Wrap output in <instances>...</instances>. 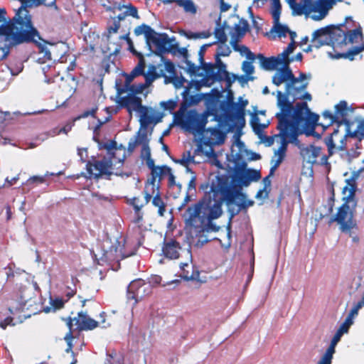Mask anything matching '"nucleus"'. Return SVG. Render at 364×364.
Returning a JSON list of instances; mask_svg holds the SVG:
<instances>
[{
	"label": "nucleus",
	"mask_w": 364,
	"mask_h": 364,
	"mask_svg": "<svg viewBox=\"0 0 364 364\" xmlns=\"http://www.w3.org/2000/svg\"><path fill=\"white\" fill-rule=\"evenodd\" d=\"M261 178L259 171L250 168H238L230 176V183L223 177H216L210 186V192L198 203L188 207L184 214L186 227L194 228L198 232H217L219 227L213 221L219 218L225 202L228 206L235 204L240 208L254 205L242 191L243 187Z\"/></svg>",
	"instance_id": "f257e3e1"
},
{
	"label": "nucleus",
	"mask_w": 364,
	"mask_h": 364,
	"mask_svg": "<svg viewBox=\"0 0 364 364\" xmlns=\"http://www.w3.org/2000/svg\"><path fill=\"white\" fill-rule=\"evenodd\" d=\"M310 74L301 73L299 77H295L292 70L286 65H282L272 76V83L279 87L282 84L285 85V91L282 92L277 90V105L280 112L276 114L277 117L290 118L289 113L292 109V104L296 100L310 102L311 95L306 91L311 79Z\"/></svg>",
	"instance_id": "f03ea898"
},
{
	"label": "nucleus",
	"mask_w": 364,
	"mask_h": 364,
	"mask_svg": "<svg viewBox=\"0 0 364 364\" xmlns=\"http://www.w3.org/2000/svg\"><path fill=\"white\" fill-rule=\"evenodd\" d=\"M15 19L21 26V31H18L14 26H7L4 33L6 39L11 45H18L25 42H34L38 46L39 52L46 59L51 60V53L48 44L42 40L38 31L33 26L31 17L28 11L23 6L18 10Z\"/></svg>",
	"instance_id": "7ed1b4c3"
},
{
	"label": "nucleus",
	"mask_w": 364,
	"mask_h": 364,
	"mask_svg": "<svg viewBox=\"0 0 364 364\" xmlns=\"http://www.w3.org/2000/svg\"><path fill=\"white\" fill-rule=\"evenodd\" d=\"M346 141V135H339L338 131L335 130L331 136L326 140L328 155L320 146L310 145L301 149V155L303 160L308 164L323 166L326 171L331 170L330 163L328 161L329 156L336 151H343Z\"/></svg>",
	"instance_id": "20e7f679"
},
{
	"label": "nucleus",
	"mask_w": 364,
	"mask_h": 364,
	"mask_svg": "<svg viewBox=\"0 0 364 364\" xmlns=\"http://www.w3.org/2000/svg\"><path fill=\"white\" fill-rule=\"evenodd\" d=\"M277 118L279 120L277 128L279 134L275 135V139L279 146L274 150V155L271 159L270 176L274 175V171L284 160L288 144H297L298 123L287 117Z\"/></svg>",
	"instance_id": "39448f33"
},
{
	"label": "nucleus",
	"mask_w": 364,
	"mask_h": 364,
	"mask_svg": "<svg viewBox=\"0 0 364 364\" xmlns=\"http://www.w3.org/2000/svg\"><path fill=\"white\" fill-rule=\"evenodd\" d=\"M107 150L108 159L104 158L101 161H95L94 163L88 162L86 165V178H99L102 176L112 174V165L117 163L122 164L126 157V150L122 145L118 146L116 141H111L104 144Z\"/></svg>",
	"instance_id": "423d86ee"
},
{
	"label": "nucleus",
	"mask_w": 364,
	"mask_h": 364,
	"mask_svg": "<svg viewBox=\"0 0 364 364\" xmlns=\"http://www.w3.org/2000/svg\"><path fill=\"white\" fill-rule=\"evenodd\" d=\"M355 182L353 179L346 180V184L342 191L343 203L332 218V221L336 222L340 225L342 232H350L355 225L353 220V213L357 205L355 198Z\"/></svg>",
	"instance_id": "0eeeda50"
},
{
	"label": "nucleus",
	"mask_w": 364,
	"mask_h": 364,
	"mask_svg": "<svg viewBox=\"0 0 364 364\" xmlns=\"http://www.w3.org/2000/svg\"><path fill=\"white\" fill-rule=\"evenodd\" d=\"M291 9L292 14L304 15L314 21H320L326 17L328 11L332 8L333 0H286Z\"/></svg>",
	"instance_id": "6e6552de"
},
{
	"label": "nucleus",
	"mask_w": 364,
	"mask_h": 364,
	"mask_svg": "<svg viewBox=\"0 0 364 364\" xmlns=\"http://www.w3.org/2000/svg\"><path fill=\"white\" fill-rule=\"evenodd\" d=\"M103 6L107 9V10H114L117 9L118 10H122L123 13L118 15L117 18L114 19L112 26H110L108 28V35H107V41H109L111 40V36L112 34H116L117 33H120L118 38L122 40H126L128 45L129 49L130 50H133V43L131 39L129 38V22L126 20L127 16H132L136 18H139L137 9L136 7H134L131 5L128 6H106L103 4Z\"/></svg>",
	"instance_id": "1a4fd4ad"
},
{
	"label": "nucleus",
	"mask_w": 364,
	"mask_h": 364,
	"mask_svg": "<svg viewBox=\"0 0 364 364\" xmlns=\"http://www.w3.org/2000/svg\"><path fill=\"white\" fill-rule=\"evenodd\" d=\"M36 284L26 282V284L18 288L20 299L17 302L11 301L8 309L4 312H0V327L6 328L8 326H14V316L23 310L26 302L29 301L33 295Z\"/></svg>",
	"instance_id": "9d476101"
},
{
	"label": "nucleus",
	"mask_w": 364,
	"mask_h": 364,
	"mask_svg": "<svg viewBox=\"0 0 364 364\" xmlns=\"http://www.w3.org/2000/svg\"><path fill=\"white\" fill-rule=\"evenodd\" d=\"M124 107H126L129 112L132 111L139 114L140 129L146 132L149 124L160 122L162 116L159 112L151 107H146L141 105V99L137 96L123 97Z\"/></svg>",
	"instance_id": "9b49d317"
},
{
	"label": "nucleus",
	"mask_w": 364,
	"mask_h": 364,
	"mask_svg": "<svg viewBox=\"0 0 364 364\" xmlns=\"http://www.w3.org/2000/svg\"><path fill=\"white\" fill-rule=\"evenodd\" d=\"M177 123L181 127L193 134H201L208 122V117L204 114H198L194 109L178 111L176 115Z\"/></svg>",
	"instance_id": "f8f14e48"
},
{
	"label": "nucleus",
	"mask_w": 364,
	"mask_h": 364,
	"mask_svg": "<svg viewBox=\"0 0 364 364\" xmlns=\"http://www.w3.org/2000/svg\"><path fill=\"white\" fill-rule=\"evenodd\" d=\"M151 285L149 282H145L142 279L132 281L127 287V298L129 301H132L136 305L151 293Z\"/></svg>",
	"instance_id": "ddd939ff"
},
{
	"label": "nucleus",
	"mask_w": 364,
	"mask_h": 364,
	"mask_svg": "<svg viewBox=\"0 0 364 364\" xmlns=\"http://www.w3.org/2000/svg\"><path fill=\"white\" fill-rule=\"evenodd\" d=\"M359 41H362V43L360 46H354L349 53H336V54H333L331 51H327L328 56L332 59L344 58L353 60V58L350 57L351 55H357L364 50V38L360 28L353 29L347 33V44L357 43Z\"/></svg>",
	"instance_id": "4468645a"
},
{
	"label": "nucleus",
	"mask_w": 364,
	"mask_h": 364,
	"mask_svg": "<svg viewBox=\"0 0 364 364\" xmlns=\"http://www.w3.org/2000/svg\"><path fill=\"white\" fill-rule=\"evenodd\" d=\"M296 110H294V107L292 106L291 112L289 113L290 119H292L294 121H296L298 123V134H299V124L301 121L307 122L310 125L314 127L318 120V115L312 113L310 109L308 108V106L306 102H303L301 104L296 105Z\"/></svg>",
	"instance_id": "2eb2a0df"
},
{
	"label": "nucleus",
	"mask_w": 364,
	"mask_h": 364,
	"mask_svg": "<svg viewBox=\"0 0 364 364\" xmlns=\"http://www.w3.org/2000/svg\"><path fill=\"white\" fill-rule=\"evenodd\" d=\"M175 38H170L166 33H158L155 31L149 41V45L146 46L151 50V46L156 47V51L161 54L164 52L170 51L175 48Z\"/></svg>",
	"instance_id": "dca6fc26"
},
{
	"label": "nucleus",
	"mask_w": 364,
	"mask_h": 364,
	"mask_svg": "<svg viewBox=\"0 0 364 364\" xmlns=\"http://www.w3.org/2000/svg\"><path fill=\"white\" fill-rule=\"evenodd\" d=\"M134 77H132V73L126 77V81L123 87H117V97L118 99V103L122 106H124V102H122L123 97L127 98V97H132L136 96L137 94L143 93L145 90V85L143 83H139L137 85L131 84L132 80Z\"/></svg>",
	"instance_id": "f3484780"
},
{
	"label": "nucleus",
	"mask_w": 364,
	"mask_h": 364,
	"mask_svg": "<svg viewBox=\"0 0 364 364\" xmlns=\"http://www.w3.org/2000/svg\"><path fill=\"white\" fill-rule=\"evenodd\" d=\"M67 324L70 331L74 326L80 331H91L97 327L98 322L90 318L86 312L80 311L77 316L70 318Z\"/></svg>",
	"instance_id": "a211bd4d"
},
{
	"label": "nucleus",
	"mask_w": 364,
	"mask_h": 364,
	"mask_svg": "<svg viewBox=\"0 0 364 364\" xmlns=\"http://www.w3.org/2000/svg\"><path fill=\"white\" fill-rule=\"evenodd\" d=\"M182 254L186 261L180 263L181 277L186 280H198L200 275L199 272L195 269L191 264V252L190 250H183Z\"/></svg>",
	"instance_id": "6ab92c4d"
},
{
	"label": "nucleus",
	"mask_w": 364,
	"mask_h": 364,
	"mask_svg": "<svg viewBox=\"0 0 364 364\" xmlns=\"http://www.w3.org/2000/svg\"><path fill=\"white\" fill-rule=\"evenodd\" d=\"M151 168V178L149 179L145 186V200L146 203H149L154 194L155 189H158V185L156 184V181H160V178L163 174L164 170L161 167H155Z\"/></svg>",
	"instance_id": "aec40b11"
},
{
	"label": "nucleus",
	"mask_w": 364,
	"mask_h": 364,
	"mask_svg": "<svg viewBox=\"0 0 364 364\" xmlns=\"http://www.w3.org/2000/svg\"><path fill=\"white\" fill-rule=\"evenodd\" d=\"M311 43L316 48L324 45L331 46L330 27L321 28L312 34Z\"/></svg>",
	"instance_id": "412c9836"
},
{
	"label": "nucleus",
	"mask_w": 364,
	"mask_h": 364,
	"mask_svg": "<svg viewBox=\"0 0 364 364\" xmlns=\"http://www.w3.org/2000/svg\"><path fill=\"white\" fill-rule=\"evenodd\" d=\"M183 250L180 247L179 243L173 240L165 242L162 248L165 257L171 259L183 257L182 254Z\"/></svg>",
	"instance_id": "4be33fe9"
},
{
	"label": "nucleus",
	"mask_w": 364,
	"mask_h": 364,
	"mask_svg": "<svg viewBox=\"0 0 364 364\" xmlns=\"http://www.w3.org/2000/svg\"><path fill=\"white\" fill-rule=\"evenodd\" d=\"M331 42L334 50L347 44V33L340 27H330Z\"/></svg>",
	"instance_id": "5701e85b"
},
{
	"label": "nucleus",
	"mask_w": 364,
	"mask_h": 364,
	"mask_svg": "<svg viewBox=\"0 0 364 364\" xmlns=\"http://www.w3.org/2000/svg\"><path fill=\"white\" fill-rule=\"evenodd\" d=\"M256 58L259 60L261 68L266 70H277L284 65L279 55L276 57L266 58L262 54H258Z\"/></svg>",
	"instance_id": "b1692460"
},
{
	"label": "nucleus",
	"mask_w": 364,
	"mask_h": 364,
	"mask_svg": "<svg viewBox=\"0 0 364 364\" xmlns=\"http://www.w3.org/2000/svg\"><path fill=\"white\" fill-rule=\"evenodd\" d=\"M343 334L337 331L333 336L330 346L326 350L325 353L322 355L317 364H331L333 355L335 353V348L338 343L340 341L341 338Z\"/></svg>",
	"instance_id": "393cba45"
},
{
	"label": "nucleus",
	"mask_w": 364,
	"mask_h": 364,
	"mask_svg": "<svg viewBox=\"0 0 364 364\" xmlns=\"http://www.w3.org/2000/svg\"><path fill=\"white\" fill-rule=\"evenodd\" d=\"M210 144H220L223 142L225 136L218 127L204 129L203 134Z\"/></svg>",
	"instance_id": "a878e982"
},
{
	"label": "nucleus",
	"mask_w": 364,
	"mask_h": 364,
	"mask_svg": "<svg viewBox=\"0 0 364 364\" xmlns=\"http://www.w3.org/2000/svg\"><path fill=\"white\" fill-rule=\"evenodd\" d=\"M159 75L164 77V81L167 80L168 76L174 75L176 69L174 65L168 60L161 57V63L158 64Z\"/></svg>",
	"instance_id": "bb28decb"
},
{
	"label": "nucleus",
	"mask_w": 364,
	"mask_h": 364,
	"mask_svg": "<svg viewBox=\"0 0 364 364\" xmlns=\"http://www.w3.org/2000/svg\"><path fill=\"white\" fill-rule=\"evenodd\" d=\"M352 112V109L348 106L347 102L345 101H341L335 106L336 118L338 123L345 122L346 117Z\"/></svg>",
	"instance_id": "cd10ccee"
},
{
	"label": "nucleus",
	"mask_w": 364,
	"mask_h": 364,
	"mask_svg": "<svg viewBox=\"0 0 364 364\" xmlns=\"http://www.w3.org/2000/svg\"><path fill=\"white\" fill-rule=\"evenodd\" d=\"M291 32L292 31L289 28V27L285 24L281 23L279 20H273V26L270 30V35L272 36L274 38L276 37H286L287 34L290 36Z\"/></svg>",
	"instance_id": "c85d7f7f"
},
{
	"label": "nucleus",
	"mask_w": 364,
	"mask_h": 364,
	"mask_svg": "<svg viewBox=\"0 0 364 364\" xmlns=\"http://www.w3.org/2000/svg\"><path fill=\"white\" fill-rule=\"evenodd\" d=\"M144 76L145 77V82L143 84L145 85V89H146L156 78L161 77V75H159L158 65H149L146 72L144 73Z\"/></svg>",
	"instance_id": "c756f323"
},
{
	"label": "nucleus",
	"mask_w": 364,
	"mask_h": 364,
	"mask_svg": "<svg viewBox=\"0 0 364 364\" xmlns=\"http://www.w3.org/2000/svg\"><path fill=\"white\" fill-rule=\"evenodd\" d=\"M231 45L234 50L239 52L242 56H245L247 60L254 61L255 58V55L250 51V50L245 46L239 45L235 41H231Z\"/></svg>",
	"instance_id": "7c9ffc66"
},
{
	"label": "nucleus",
	"mask_w": 364,
	"mask_h": 364,
	"mask_svg": "<svg viewBox=\"0 0 364 364\" xmlns=\"http://www.w3.org/2000/svg\"><path fill=\"white\" fill-rule=\"evenodd\" d=\"M154 30L149 26L146 24L140 25L134 28V34L136 36L144 35L146 41V45H149V41L153 35Z\"/></svg>",
	"instance_id": "2f4dec72"
},
{
	"label": "nucleus",
	"mask_w": 364,
	"mask_h": 364,
	"mask_svg": "<svg viewBox=\"0 0 364 364\" xmlns=\"http://www.w3.org/2000/svg\"><path fill=\"white\" fill-rule=\"evenodd\" d=\"M253 61H244L242 64V70L245 73L246 76L243 77L242 76L240 78V81H248V80H253L254 77L252 76V75L255 72V68L252 65Z\"/></svg>",
	"instance_id": "473e14b6"
},
{
	"label": "nucleus",
	"mask_w": 364,
	"mask_h": 364,
	"mask_svg": "<svg viewBox=\"0 0 364 364\" xmlns=\"http://www.w3.org/2000/svg\"><path fill=\"white\" fill-rule=\"evenodd\" d=\"M149 139L146 137L144 143H141L142 149L141 152V156L143 159L146 160V164L149 168H153L154 160L151 157V150L149 146Z\"/></svg>",
	"instance_id": "72a5a7b5"
},
{
	"label": "nucleus",
	"mask_w": 364,
	"mask_h": 364,
	"mask_svg": "<svg viewBox=\"0 0 364 364\" xmlns=\"http://www.w3.org/2000/svg\"><path fill=\"white\" fill-rule=\"evenodd\" d=\"M146 135V132H144L139 129L136 136L129 140L128 144L129 150L132 151L138 144H141V143H144Z\"/></svg>",
	"instance_id": "f704fd0d"
},
{
	"label": "nucleus",
	"mask_w": 364,
	"mask_h": 364,
	"mask_svg": "<svg viewBox=\"0 0 364 364\" xmlns=\"http://www.w3.org/2000/svg\"><path fill=\"white\" fill-rule=\"evenodd\" d=\"M296 32H291L290 33V38H291V43L288 45L287 48L279 55V56L283 60V62H285V59H287L288 57H289V55L291 54L294 50H295L296 45H295V38H296Z\"/></svg>",
	"instance_id": "c9c22d12"
},
{
	"label": "nucleus",
	"mask_w": 364,
	"mask_h": 364,
	"mask_svg": "<svg viewBox=\"0 0 364 364\" xmlns=\"http://www.w3.org/2000/svg\"><path fill=\"white\" fill-rule=\"evenodd\" d=\"M176 3L183 8L187 13L195 14L196 13V6L191 0H176Z\"/></svg>",
	"instance_id": "e433bc0d"
},
{
	"label": "nucleus",
	"mask_w": 364,
	"mask_h": 364,
	"mask_svg": "<svg viewBox=\"0 0 364 364\" xmlns=\"http://www.w3.org/2000/svg\"><path fill=\"white\" fill-rule=\"evenodd\" d=\"M281 11L280 0H271V14L274 21L279 20Z\"/></svg>",
	"instance_id": "4c0bfd02"
},
{
	"label": "nucleus",
	"mask_w": 364,
	"mask_h": 364,
	"mask_svg": "<svg viewBox=\"0 0 364 364\" xmlns=\"http://www.w3.org/2000/svg\"><path fill=\"white\" fill-rule=\"evenodd\" d=\"M133 53L136 54L140 56V60L138 63V65L134 68V70L132 71V77H135L136 76L144 75V70L145 68V63L143 58V56L140 54H138L136 51L133 48V50H131Z\"/></svg>",
	"instance_id": "58836bf2"
},
{
	"label": "nucleus",
	"mask_w": 364,
	"mask_h": 364,
	"mask_svg": "<svg viewBox=\"0 0 364 364\" xmlns=\"http://www.w3.org/2000/svg\"><path fill=\"white\" fill-rule=\"evenodd\" d=\"M167 80H165L166 84L172 83L176 89H180L184 86V83L187 81L183 77H178L175 73L174 75L168 76Z\"/></svg>",
	"instance_id": "ea45409f"
},
{
	"label": "nucleus",
	"mask_w": 364,
	"mask_h": 364,
	"mask_svg": "<svg viewBox=\"0 0 364 364\" xmlns=\"http://www.w3.org/2000/svg\"><path fill=\"white\" fill-rule=\"evenodd\" d=\"M50 306H46L44 308V311L46 313H49L50 311H55L63 306L64 302L60 298L50 299Z\"/></svg>",
	"instance_id": "a19ab883"
},
{
	"label": "nucleus",
	"mask_w": 364,
	"mask_h": 364,
	"mask_svg": "<svg viewBox=\"0 0 364 364\" xmlns=\"http://www.w3.org/2000/svg\"><path fill=\"white\" fill-rule=\"evenodd\" d=\"M189 94H190V88L188 87H186L184 89V91L183 92V95L184 99L186 101L190 102V103H191V104L196 105V104L198 103L199 102H200L203 99V97L200 95H196L193 96H191V97L188 98Z\"/></svg>",
	"instance_id": "79ce46f5"
},
{
	"label": "nucleus",
	"mask_w": 364,
	"mask_h": 364,
	"mask_svg": "<svg viewBox=\"0 0 364 364\" xmlns=\"http://www.w3.org/2000/svg\"><path fill=\"white\" fill-rule=\"evenodd\" d=\"M231 53L230 47L226 43H220L218 47L217 53L215 58L226 57L228 56Z\"/></svg>",
	"instance_id": "37998d69"
},
{
	"label": "nucleus",
	"mask_w": 364,
	"mask_h": 364,
	"mask_svg": "<svg viewBox=\"0 0 364 364\" xmlns=\"http://www.w3.org/2000/svg\"><path fill=\"white\" fill-rule=\"evenodd\" d=\"M152 203L154 206L157 207L158 209V213L160 215H163L165 211V208L164 205V202L162 201L161 198L159 196L158 193L155 196L153 197L152 199Z\"/></svg>",
	"instance_id": "c03bdc74"
},
{
	"label": "nucleus",
	"mask_w": 364,
	"mask_h": 364,
	"mask_svg": "<svg viewBox=\"0 0 364 364\" xmlns=\"http://www.w3.org/2000/svg\"><path fill=\"white\" fill-rule=\"evenodd\" d=\"M193 161H194V157L193 156H191V154L190 151L183 154L182 158L177 161L178 163H179L186 167L187 171H190V169L188 167V165L190 163L193 162Z\"/></svg>",
	"instance_id": "a18cd8bd"
},
{
	"label": "nucleus",
	"mask_w": 364,
	"mask_h": 364,
	"mask_svg": "<svg viewBox=\"0 0 364 364\" xmlns=\"http://www.w3.org/2000/svg\"><path fill=\"white\" fill-rule=\"evenodd\" d=\"M185 35L189 39H198V38H208L211 36V33L210 32H207V31L198 32V33L189 32V33H186Z\"/></svg>",
	"instance_id": "49530a36"
},
{
	"label": "nucleus",
	"mask_w": 364,
	"mask_h": 364,
	"mask_svg": "<svg viewBox=\"0 0 364 364\" xmlns=\"http://www.w3.org/2000/svg\"><path fill=\"white\" fill-rule=\"evenodd\" d=\"M252 125L254 132L257 134H259L267 127L266 124H260L259 122V118L257 116L253 117L252 120Z\"/></svg>",
	"instance_id": "de8ad7c7"
},
{
	"label": "nucleus",
	"mask_w": 364,
	"mask_h": 364,
	"mask_svg": "<svg viewBox=\"0 0 364 364\" xmlns=\"http://www.w3.org/2000/svg\"><path fill=\"white\" fill-rule=\"evenodd\" d=\"M215 37L220 43H226L227 36L223 28L218 27L214 31Z\"/></svg>",
	"instance_id": "09e8293b"
},
{
	"label": "nucleus",
	"mask_w": 364,
	"mask_h": 364,
	"mask_svg": "<svg viewBox=\"0 0 364 364\" xmlns=\"http://www.w3.org/2000/svg\"><path fill=\"white\" fill-rule=\"evenodd\" d=\"M50 175H53V173H49L48 172H47L44 176H33L30 177L26 181L25 184H31V183H44L45 182L46 176H50Z\"/></svg>",
	"instance_id": "8fccbe9b"
},
{
	"label": "nucleus",
	"mask_w": 364,
	"mask_h": 364,
	"mask_svg": "<svg viewBox=\"0 0 364 364\" xmlns=\"http://www.w3.org/2000/svg\"><path fill=\"white\" fill-rule=\"evenodd\" d=\"M322 117L323 119L328 121V124H331L333 122H338L336 118V114H332L330 111H325L323 112Z\"/></svg>",
	"instance_id": "3c124183"
},
{
	"label": "nucleus",
	"mask_w": 364,
	"mask_h": 364,
	"mask_svg": "<svg viewBox=\"0 0 364 364\" xmlns=\"http://www.w3.org/2000/svg\"><path fill=\"white\" fill-rule=\"evenodd\" d=\"M353 321H350L346 318L344 322L340 326L337 331L341 332L343 334L347 333L348 332L349 328L353 325Z\"/></svg>",
	"instance_id": "603ef678"
},
{
	"label": "nucleus",
	"mask_w": 364,
	"mask_h": 364,
	"mask_svg": "<svg viewBox=\"0 0 364 364\" xmlns=\"http://www.w3.org/2000/svg\"><path fill=\"white\" fill-rule=\"evenodd\" d=\"M73 339V336L72 335L71 331H70L65 336V340L67 342L68 348H66L65 351L67 353L72 352V341Z\"/></svg>",
	"instance_id": "864d4df0"
},
{
	"label": "nucleus",
	"mask_w": 364,
	"mask_h": 364,
	"mask_svg": "<svg viewBox=\"0 0 364 364\" xmlns=\"http://www.w3.org/2000/svg\"><path fill=\"white\" fill-rule=\"evenodd\" d=\"M302 58H303L302 53H299L294 56L288 57L287 59H285V62H284V65L289 66V64L291 62L301 61L302 60Z\"/></svg>",
	"instance_id": "5fc2aeb1"
},
{
	"label": "nucleus",
	"mask_w": 364,
	"mask_h": 364,
	"mask_svg": "<svg viewBox=\"0 0 364 364\" xmlns=\"http://www.w3.org/2000/svg\"><path fill=\"white\" fill-rule=\"evenodd\" d=\"M268 191L265 188L260 189L257 191L255 198L259 200H263L268 197Z\"/></svg>",
	"instance_id": "6e6d98bb"
},
{
	"label": "nucleus",
	"mask_w": 364,
	"mask_h": 364,
	"mask_svg": "<svg viewBox=\"0 0 364 364\" xmlns=\"http://www.w3.org/2000/svg\"><path fill=\"white\" fill-rule=\"evenodd\" d=\"M358 310L353 307L346 318L350 321H353L354 318L358 316Z\"/></svg>",
	"instance_id": "4d7b16f0"
},
{
	"label": "nucleus",
	"mask_w": 364,
	"mask_h": 364,
	"mask_svg": "<svg viewBox=\"0 0 364 364\" xmlns=\"http://www.w3.org/2000/svg\"><path fill=\"white\" fill-rule=\"evenodd\" d=\"M19 179V174H18L16 176L9 179V178H6L5 179L6 183L3 185V187L6 186H10L14 184Z\"/></svg>",
	"instance_id": "13d9d810"
},
{
	"label": "nucleus",
	"mask_w": 364,
	"mask_h": 364,
	"mask_svg": "<svg viewBox=\"0 0 364 364\" xmlns=\"http://www.w3.org/2000/svg\"><path fill=\"white\" fill-rule=\"evenodd\" d=\"M247 101H245V102H242V106L241 107L238 109L237 112V115L238 117V118H241L242 119H244V108L247 106Z\"/></svg>",
	"instance_id": "bf43d9fd"
},
{
	"label": "nucleus",
	"mask_w": 364,
	"mask_h": 364,
	"mask_svg": "<svg viewBox=\"0 0 364 364\" xmlns=\"http://www.w3.org/2000/svg\"><path fill=\"white\" fill-rule=\"evenodd\" d=\"M225 77H226L227 82H228L229 85H230L237 78V77L235 75H233V74L230 75L227 71H225Z\"/></svg>",
	"instance_id": "052dcab7"
},
{
	"label": "nucleus",
	"mask_w": 364,
	"mask_h": 364,
	"mask_svg": "<svg viewBox=\"0 0 364 364\" xmlns=\"http://www.w3.org/2000/svg\"><path fill=\"white\" fill-rule=\"evenodd\" d=\"M132 203L136 212L139 211L141 210V208L143 207V204L139 203V199L136 198H133Z\"/></svg>",
	"instance_id": "680f3d73"
},
{
	"label": "nucleus",
	"mask_w": 364,
	"mask_h": 364,
	"mask_svg": "<svg viewBox=\"0 0 364 364\" xmlns=\"http://www.w3.org/2000/svg\"><path fill=\"white\" fill-rule=\"evenodd\" d=\"M104 257L105 261H112L115 259V257L113 255L112 250L111 249L109 251H106L104 254Z\"/></svg>",
	"instance_id": "e2e57ef3"
},
{
	"label": "nucleus",
	"mask_w": 364,
	"mask_h": 364,
	"mask_svg": "<svg viewBox=\"0 0 364 364\" xmlns=\"http://www.w3.org/2000/svg\"><path fill=\"white\" fill-rule=\"evenodd\" d=\"M215 63L220 70L225 72L226 65L220 60V58H215Z\"/></svg>",
	"instance_id": "0e129e2a"
},
{
	"label": "nucleus",
	"mask_w": 364,
	"mask_h": 364,
	"mask_svg": "<svg viewBox=\"0 0 364 364\" xmlns=\"http://www.w3.org/2000/svg\"><path fill=\"white\" fill-rule=\"evenodd\" d=\"M72 129V124H67L65 127L61 128L56 134H59L60 133L63 134H68Z\"/></svg>",
	"instance_id": "69168bd1"
},
{
	"label": "nucleus",
	"mask_w": 364,
	"mask_h": 364,
	"mask_svg": "<svg viewBox=\"0 0 364 364\" xmlns=\"http://www.w3.org/2000/svg\"><path fill=\"white\" fill-rule=\"evenodd\" d=\"M220 11L221 12H225V11H228L231 6L228 4V3H225L224 1V0H220Z\"/></svg>",
	"instance_id": "338daca9"
},
{
	"label": "nucleus",
	"mask_w": 364,
	"mask_h": 364,
	"mask_svg": "<svg viewBox=\"0 0 364 364\" xmlns=\"http://www.w3.org/2000/svg\"><path fill=\"white\" fill-rule=\"evenodd\" d=\"M272 176H270V173L269 174L268 176L264 178L263 181H262V183H263V188H265L267 190L268 188H269V186H271V180H270V177H272Z\"/></svg>",
	"instance_id": "774afa93"
}]
</instances>
